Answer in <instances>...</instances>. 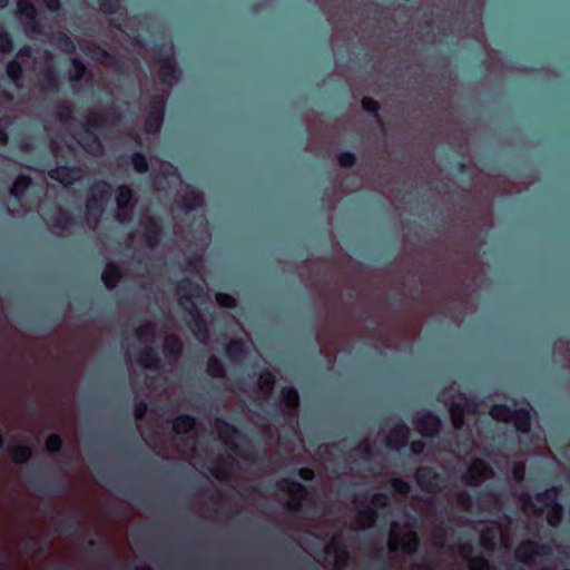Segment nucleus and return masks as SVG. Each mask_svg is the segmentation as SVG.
<instances>
[{"label":"nucleus","mask_w":570,"mask_h":570,"mask_svg":"<svg viewBox=\"0 0 570 570\" xmlns=\"http://www.w3.org/2000/svg\"><path fill=\"white\" fill-rule=\"evenodd\" d=\"M355 503L358 507V512L354 521V525L357 529L370 528L375 520V512L371 508L361 509V503H358V499L356 498Z\"/></svg>","instance_id":"26"},{"label":"nucleus","mask_w":570,"mask_h":570,"mask_svg":"<svg viewBox=\"0 0 570 570\" xmlns=\"http://www.w3.org/2000/svg\"><path fill=\"white\" fill-rule=\"evenodd\" d=\"M30 185V178L28 176H24V175H20L13 186L11 187V195L14 196V197H20L23 191L28 188V186Z\"/></svg>","instance_id":"39"},{"label":"nucleus","mask_w":570,"mask_h":570,"mask_svg":"<svg viewBox=\"0 0 570 570\" xmlns=\"http://www.w3.org/2000/svg\"><path fill=\"white\" fill-rule=\"evenodd\" d=\"M513 478L515 481H522L524 478V465L522 463H515L513 466Z\"/></svg>","instance_id":"55"},{"label":"nucleus","mask_w":570,"mask_h":570,"mask_svg":"<svg viewBox=\"0 0 570 570\" xmlns=\"http://www.w3.org/2000/svg\"><path fill=\"white\" fill-rule=\"evenodd\" d=\"M492 469L488 466L482 460H474L468 468L464 476L465 483L470 485H478L481 482L490 479Z\"/></svg>","instance_id":"14"},{"label":"nucleus","mask_w":570,"mask_h":570,"mask_svg":"<svg viewBox=\"0 0 570 570\" xmlns=\"http://www.w3.org/2000/svg\"><path fill=\"white\" fill-rule=\"evenodd\" d=\"M412 507L415 511L421 513L425 519L433 515L435 508L430 500H413Z\"/></svg>","instance_id":"33"},{"label":"nucleus","mask_w":570,"mask_h":570,"mask_svg":"<svg viewBox=\"0 0 570 570\" xmlns=\"http://www.w3.org/2000/svg\"><path fill=\"white\" fill-rule=\"evenodd\" d=\"M347 557L341 534L333 535L330 543L324 547V566L340 570L346 563Z\"/></svg>","instance_id":"8"},{"label":"nucleus","mask_w":570,"mask_h":570,"mask_svg":"<svg viewBox=\"0 0 570 570\" xmlns=\"http://www.w3.org/2000/svg\"><path fill=\"white\" fill-rule=\"evenodd\" d=\"M183 344L175 335H167L164 341V353L170 360L175 361L181 353Z\"/></svg>","instance_id":"27"},{"label":"nucleus","mask_w":570,"mask_h":570,"mask_svg":"<svg viewBox=\"0 0 570 570\" xmlns=\"http://www.w3.org/2000/svg\"><path fill=\"white\" fill-rule=\"evenodd\" d=\"M282 400L285 406L291 411H295L298 406V394L294 389H284L282 391Z\"/></svg>","instance_id":"35"},{"label":"nucleus","mask_w":570,"mask_h":570,"mask_svg":"<svg viewBox=\"0 0 570 570\" xmlns=\"http://www.w3.org/2000/svg\"><path fill=\"white\" fill-rule=\"evenodd\" d=\"M111 194L112 187L106 181H97L89 188L85 219L90 229L94 230L98 226Z\"/></svg>","instance_id":"6"},{"label":"nucleus","mask_w":570,"mask_h":570,"mask_svg":"<svg viewBox=\"0 0 570 570\" xmlns=\"http://www.w3.org/2000/svg\"><path fill=\"white\" fill-rule=\"evenodd\" d=\"M203 294V287L199 285H194L190 281L184 279L179 283L177 287V295L179 305L188 313L189 315V327L191 328L196 338L206 343L208 340V331L205 322L200 318L199 312L196 308L194 303V298L199 297Z\"/></svg>","instance_id":"3"},{"label":"nucleus","mask_w":570,"mask_h":570,"mask_svg":"<svg viewBox=\"0 0 570 570\" xmlns=\"http://www.w3.org/2000/svg\"><path fill=\"white\" fill-rule=\"evenodd\" d=\"M226 353L232 361L238 362L243 358L245 350L240 341H230L226 347Z\"/></svg>","instance_id":"32"},{"label":"nucleus","mask_w":570,"mask_h":570,"mask_svg":"<svg viewBox=\"0 0 570 570\" xmlns=\"http://www.w3.org/2000/svg\"><path fill=\"white\" fill-rule=\"evenodd\" d=\"M207 373L213 377H222L224 375V366L217 357H209L207 363Z\"/></svg>","instance_id":"40"},{"label":"nucleus","mask_w":570,"mask_h":570,"mask_svg":"<svg viewBox=\"0 0 570 570\" xmlns=\"http://www.w3.org/2000/svg\"><path fill=\"white\" fill-rule=\"evenodd\" d=\"M31 455L28 446H17L11 450V458L17 463L26 462Z\"/></svg>","instance_id":"42"},{"label":"nucleus","mask_w":570,"mask_h":570,"mask_svg":"<svg viewBox=\"0 0 570 570\" xmlns=\"http://www.w3.org/2000/svg\"><path fill=\"white\" fill-rule=\"evenodd\" d=\"M414 423L416 430L421 434L428 436H432L438 433L441 426L439 417L431 413H417Z\"/></svg>","instance_id":"17"},{"label":"nucleus","mask_w":570,"mask_h":570,"mask_svg":"<svg viewBox=\"0 0 570 570\" xmlns=\"http://www.w3.org/2000/svg\"><path fill=\"white\" fill-rule=\"evenodd\" d=\"M425 444L422 441H413L411 443V450L414 454L423 452Z\"/></svg>","instance_id":"58"},{"label":"nucleus","mask_w":570,"mask_h":570,"mask_svg":"<svg viewBox=\"0 0 570 570\" xmlns=\"http://www.w3.org/2000/svg\"><path fill=\"white\" fill-rule=\"evenodd\" d=\"M387 543L391 551L401 549L405 553H412L417 547V535L409 524L401 529L397 522H393Z\"/></svg>","instance_id":"7"},{"label":"nucleus","mask_w":570,"mask_h":570,"mask_svg":"<svg viewBox=\"0 0 570 570\" xmlns=\"http://www.w3.org/2000/svg\"><path fill=\"white\" fill-rule=\"evenodd\" d=\"M498 540L505 548L509 547L508 538L499 525L492 523L480 530V541L484 549L492 550Z\"/></svg>","instance_id":"13"},{"label":"nucleus","mask_w":570,"mask_h":570,"mask_svg":"<svg viewBox=\"0 0 570 570\" xmlns=\"http://www.w3.org/2000/svg\"><path fill=\"white\" fill-rule=\"evenodd\" d=\"M362 107L366 111L376 112L379 109V105L375 100L371 98H364L362 100Z\"/></svg>","instance_id":"54"},{"label":"nucleus","mask_w":570,"mask_h":570,"mask_svg":"<svg viewBox=\"0 0 570 570\" xmlns=\"http://www.w3.org/2000/svg\"><path fill=\"white\" fill-rule=\"evenodd\" d=\"M471 552V544L462 543L459 546V554L463 560L469 561L470 570H491L488 561L484 558H470Z\"/></svg>","instance_id":"22"},{"label":"nucleus","mask_w":570,"mask_h":570,"mask_svg":"<svg viewBox=\"0 0 570 570\" xmlns=\"http://www.w3.org/2000/svg\"><path fill=\"white\" fill-rule=\"evenodd\" d=\"M164 99L156 97L153 101V110L145 122L146 132H157L163 124Z\"/></svg>","instance_id":"18"},{"label":"nucleus","mask_w":570,"mask_h":570,"mask_svg":"<svg viewBox=\"0 0 570 570\" xmlns=\"http://www.w3.org/2000/svg\"><path fill=\"white\" fill-rule=\"evenodd\" d=\"M275 383L273 374L266 372L263 373L258 379V387L264 399L268 397Z\"/></svg>","instance_id":"31"},{"label":"nucleus","mask_w":570,"mask_h":570,"mask_svg":"<svg viewBox=\"0 0 570 570\" xmlns=\"http://www.w3.org/2000/svg\"><path fill=\"white\" fill-rule=\"evenodd\" d=\"M8 140L7 135L0 129V144L4 145Z\"/></svg>","instance_id":"61"},{"label":"nucleus","mask_w":570,"mask_h":570,"mask_svg":"<svg viewBox=\"0 0 570 570\" xmlns=\"http://www.w3.org/2000/svg\"><path fill=\"white\" fill-rule=\"evenodd\" d=\"M415 479L419 487L426 492H434L440 487V478L429 468H420Z\"/></svg>","instance_id":"19"},{"label":"nucleus","mask_w":570,"mask_h":570,"mask_svg":"<svg viewBox=\"0 0 570 570\" xmlns=\"http://www.w3.org/2000/svg\"><path fill=\"white\" fill-rule=\"evenodd\" d=\"M18 12L21 22L24 26L26 33L29 37H36L42 33V27L37 21V10L30 0H17Z\"/></svg>","instance_id":"9"},{"label":"nucleus","mask_w":570,"mask_h":570,"mask_svg":"<svg viewBox=\"0 0 570 570\" xmlns=\"http://www.w3.org/2000/svg\"><path fill=\"white\" fill-rule=\"evenodd\" d=\"M140 434L150 446H153L154 449L158 446L157 442L153 439L151 435H149L146 429H141Z\"/></svg>","instance_id":"57"},{"label":"nucleus","mask_w":570,"mask_h":570,"mask_svg":"<svg viewBox=\"0 0 570 570\" xmlns=\"http://www.w3.org/2000/svg\"><path fill=\"white\" fill-rule=\"evenodd\" d=\"M216 302L222 307H235L236 306V299L233 296H230L229 294L217 293Z\"/></svg>","instance_id":"45"},{"label":"nucleus","mask_w":570,"mask_h":570,"mask_svg":"<svg viewBox=\"0 0 570 570\" xmlns=\"http://www.w3.org/2000/svg\"><path fill=\"white\" fill-rule=\"evenodd\" d=\"M353 456H360V459L367 461L371 456L370 442L365 440L360 443L358 446L353 450Z\"/></svg>","instance_id":"44"},{"label":"nucleus","mask_w":570,"mask_h":570,"mask_svg":"<svg viewBox=\"0 0 570 570\" xmlns=\"http://www.w3.org/2000/svg\"><path fill=\"white\" fill-rule=\"evenodd\" d=\"M372 505L376 508L386 507L389 503V497L383 493L374 494L371 500Z\"/></svg>","instance_id":"52"},{"label":"nucleus","mask_w":570,"mask_h":570,"mask_svg":"<svg viewBox=\"0 0 570 570\" xmlns=\"http://www.w3.org/2000/svg\"><path fill=\"white\" fill-rule=\"evenodd\" d=\"M195 420L188 415L178 416L173 422V431L175 432V444L178 453L187 459L196 469L206 468L208 472L217 480H227L236 470L234 456L248 459L247 450L249 444L243 435L228 423L216 420L215 429L227 451L233 453L228 459L218 458L209 460L207 463H202L198 460V452L196 449V439L194 433Z\"/></svg>","instance_id":"1"},{"label":"nucleus","mask_w":570,"mask_h":570,"mask_svg":"<svg viewBox=\"0 0 570 570\" xmlns=\"http://www.w3.org/2000/svg\"><path fill=\"white\" fill-rule=\"evenodd\" d=\"M456 504L461 509H468L471 505V499L464 491H460L456 493Z\"/></svg>","instance_id":"51"},{"label":"nucleus","mask_w":570,"mask_h":570,"mask_svg":"<svg viewBox=\"0 0 570 570\" xmlns=\"http://www.w3.org/2000/svg\"><path fill=\"white\" fill-rule=\"evenodd\" d=\"M48 9L55 11L59 8V0H42Z\"/></svg>","instance_id":"59"},{"label":"nucleus","mask_w":570,"mask_h":570,"mask_svg":"<svg viewBox=\"0 0 570 570\" xmlns=\"http://www.w3.org/2000/svg\"><path fill=\"white\" fill-rule=\"evenodd\" d=\"M523 512L528 515L547 514V521L550 525L559 524L562 517V508L557 503V489L552 488L538 494L534 499L528 494L520 498Z\"/></svg>","instance_id":"4"},{"label":"nucleus","mask_w":570,"mask_h":570,"mask_svg":"<svg viewBox=\"0 0 570 570\" xmlns=\"http://www.w3.org/2000/svg\"><path fill=\"white\" fill-rule=\"evenodd\" d=\"M89 73L82 62H80L77 58L71 60V68L69 69V80L72 83V87L76 91L80 89L78 82L81 80L88 81Z\"/></svg>","instance_id":"24"},{"label":"nucleus","mask_w":570,"mask_h":570,"mask_svg":"<svg viewBox=\"0 0 570 570\" xmlns=\"http://www.w3.org/2000/svg\"><path fill=\"white\" fill-rule=\"evenodd\" d=\"M73 225L70 215L61 209H58L52 218L50 228L56 235H63Z\"/></svg>","instance_id":"23"},{"label":"nucleus","mask_w":570,"mask_h":570,"mask_svg":"<svg viewBox=\"0 0 570 570\" xmlns=\"http://www.w3.org/2000/svg\"><path fill=\"white\" fill-rule=\"evenodd\" d=\"M100 10L106 13H112L117 11L120 6V0H100Z\"/></svg>","instance_id":"46"},{"label":"nucleus","mask_w":570,"mask_h":570,"mask_svg":"<svg viewBox=\"0 0 570 570\" xmlns=\"http://www.w3.org/2000/svg\"><path fill=\"white\" fill-rule=\"evenodd\" d=\"M159 76L163 82L170 85L176 80V69L171 60H165L159 68Z\"/></svg>","instance_id":"30"},{"label":"nucleus","mask_w":570,"mask_h":570,"mask_svg":"<svg viewBox=\"0 0 570 570\" xmlns=\"http://www.w3.org/2000/svg\"><path fill=\"white\" fill-rule=\"evenodd\" d=\"M511 421H513L514 426L518 431L523 433L529 432L531 425V417L528 411H514Z\"/></svg>","instance_id":"28"},{"label":"nucleus","mask_w":570,"mask_h":570,"mask_svg":"<svg viewBox=\"0 0 570 570\" xmlns=\"http://www.w3.org/2000/svg\"><path fill=\"white\" fill-rule=\"evenodd\" d=\"M118 119V116L91 112L87 118L86 126L76 134V140L88 154L100 156L104 153V146L96 132L102 131L107 126L116 125Z\"/></svg>","instance_id":"5"},{"label":"nucleus","mask_w":570,"mask_h":570,"mask_svg":"<svg viewBox=\"0 0 570 570\" xmlns=\"http://www.w3.org/2000/svg\"><path fill=\"white\" fill-rule=\"evenodd\" d=\"M116 204V219L121 224L130 222L135 204L132 202V190L128 186H120L117 189Z\"/></svg>","instance_id":"10"},{"label":"nucleus","mask_w":570,"mask_h":570,"mask_svg":"<svg viewBox=\"0 0 570 570\" xmlns=\"http://www.w3.org/2000/svg\"><path fill=\"white\" fill-rule=\"evenodd\" d=\"M147 411V405L144 402H139L135 405V416L136 419H141Z\"/></svg>","instance_id":"56"},{"label":"nucleus","mask_w":570,"mask_h":570,"mask_svg":"<svg viewBox=\"0 0 570 570\" xmlns=\"http://www.w3.org/2000/svg\"><path fill=\"white\" fill-rule=\"evenodd\" d=\"M409 428L404 424H395L386 436V445L392 449H400L406 444Z\"/></svg>","instance_id":"20"},{"label":"nucleus","mask_w":570,"mask_h":570,"mask_svg":"<svg viewBox=\"0 0 570 570\" xmlns=\"http://www.w3.org/2000/svg\"><path fill=\"white\" fill-rule=\"evenodd\" d=\"M81 49L88 51L89 53H92L95 59H102L104 62L107 65L111 63L112 58L105 50H100V49L91 50L88 45H81Z\"/></svg>","instance_id":"43"},{"label":"nucleus","mask_w":570,"mask_h":570,"mask_svg":"<svg viewBox=\"0 0 570 570\" xmlns=\"http://www.w3.org/2000/svg\"><path fill=\"white\" fill-rule=\"evenodd\" d=\"M49 176L63 186L72 185L83 178L85 171L80 167H58L49 171Z\"/></svg>","instance_id":"16"},{"label":"nucleus","mask_w":570,"mask_h":570,"mask_svg":"<svg viewBox=\"0 0 570 570\" xmlns=\"http://www.w3.org/2000/svg\"><path fill=\"white\" fill-rule=\"evenodd\" d=\"M30 58V52L28 49H22L17 55V59L12 60L7 66V73L8 76L16 82L17 86L18 81L20 79V75L22 71V66L27 65V60Z\"/></svg>","instance_id":"21"},{"label":"nucleus","mask_w":570,"mask_h":570,"mask_svg":"<svg viewBox=\"0 0 570 570\" xmlns=\"http://www.w3.org/2000/svg\"><path fill=\"white\" fill-rule=\"evenodd\" d=\"M392 487L400 494H406L410 490V485L407 484V482L400 479H393Z\"/></svg>","instance_id":"50"},{"label":"nucleus","mask_w":570,"mask_h":570,"mask_svg":"<svg viewBox=\"0 0 570 570\" xmlns=\"http://www.w3.org/2000/svg\"><path fill=\"white\" fill-rule=\"evenodd\" d=\"M513 412L505 405H494L491 411L490 415L497 420L502 422H509L512 420Z\"/></svg>","instance_id":"36"},{"label":"nucleus","mask_w":570,"mask_h":570,"mask_svg":"<svg viewBox=\"0 0 570 570\" xmlns=\"http://www.w3.org/2000/svg\"><path fill=\"white\" fill-rule=\"evenodd\" d=\"M12 48L11 40L6 32L0 31V51L7 52Z\"/></svg>","instance_id":"53"},{"label":"nucleus","mask_w":570,"mask_h":570,"mask_svg":"<svg viewBox=\"0 0 570 570\" xmlns=\"http://www.w3.org/2000/svg\"><path fill=\"white\" fill-rule=\"evenodd\" d=\"M278 488L287 497L286 505L291 510H297L302 501L305 500V489L297 482L283 480Z\"/></svg>","instance_id":"11"},{"label":"nucleus","mask_w":570,"mask_h":570,"mask_svg":"<svg viewBox=\"0 0 570 570\" xmlns=\"http://www.w3.org/2000/svg\"><path fill=\"white\" fill-rule=\"evenodd\" d=\"M203 196L197 191H189L184 196L183 205L187 210L202 206Z\"/></svg>","instance_id":"38"},{"label":"nucleus","mask_w":570,"mask_h":570,"mask_svg":"<svg viewBox=\"0 0 570 570\" xmlns=\"http://www.w3.org/2000/svg\"><path fill=\"white\" fill-rule=\"evenodd\" d=\"M299 475L304 479V480H311L313 479V471L311 469H301L299 470Z\"/></svg>","instance_id":"60"},{"label":"nucleus","mask_w":570,"mask_h":570,"mask_svg":"<svg viewBox=\"0 0 570 570\" xmlns=\"http://www.w3.org/2000/svg\"><path fill=\"white\" fill-rule=\"evenodd\" d=\"M355 163V156L351 153H343L338 156V164L342 166V167H351L353 166Z\"/></svg>","instance_id":"49"},{"label":"nucleus","mask_w":570,"mask_h":570,"mask_svg":"<svg viewBox=\"0 0 570 570\" xmlns=\"http://www.w3.org/2000/svg\"><path fill=\"white\" fill-rule=\"evenodd\" d=\"M476 410V404L466 397H459L450 406V414L452 424L455 429H461L464 424L465 415L473 414Z\"/></svg>","instance_id":"12"},{"label":"nucleus","mask_w":570,"mask_h":570,"mask_svg":"<svg viewBox=\"0 0 570 570\" xmlns=\"http://www.w3.org/2000/svg\"><path fill=\"white\" fill-rule=\"evenodd\" d=\"M53 43L65 52H73L75 45L71 39L65 33H58L52 37Z\"/></svg>","instance_id":"37"},{"label":"nucleus","mask_w":570,"mask_h":570,"mask_svg":"<svg viewBox=\"0 0 570 570\" xmlns=\"http://www.w3.org/2000/svg\"><path fill=\"white\" fill-rule=\"evenodd\" d=\"M58 78L56 71L51 67H47L41 79V88L43 90L57 89Z\"/></svg>","instance_id":"34"},{"label":"nucleus","mask_w":570,"mask_h":570,"mask_svg":"<svg viewBox=\"0 0 570 570\" xmlns=\"http://www.w3.org/2000/svg\"><path fill=\"white\" fill-rule=\"evenodd\" d=\"M8 4V0H0V8H4Z\"/></svg>","instance_id":"64"},{"label":"nucleus","mask_w":570,"mask_h":570,"mask_svg":"<svg viewBox=\"0 0 570 570\" xmlns=\"http://www.w3.org/2000/svg\"><path fill=\"white\" fill-rule=\"evenodd\" d=\"M411 570H433L430 566H415Z\"/></svg>","instance_id":"62"},{"label":"nucleus","mask_w":570,"mask_h":570,"mask_svg":"<svg viewBox=\"0 0 570 570\" xmlns=\"http://www.w3.org/2000/svg\"><path fill=\"white\" fill-rule=\"evenodd\" d=\"M131 163L134 166V169L137 173H146L149 169V164L146 159V157L140 153H135L131 157Z\"/></svg>","instance_id":"41"},{"label":"nucleus","mask_w":570,"mask_h":570,"mask_svg":"<svg viewBox=\"0 0 570 570\" xmlns=\"http://www.w3.org/2000/svg\"><path fill=\"white\" fill-rule=\"evenodd\" d=\"M155 333V324L148 322L136 328L131 337L126 340L127 355L130 362H136L144 368L157 366L159 358L153 351Z\"/></svg>","instance_id":"2"},{"label":"nucleus","mask_w":570,"mask_h":570,"mask_svg":"<svg viewBox=\"0 0 570 570\" xmlns=\"http://www.w3.org/2000/svg\"><path fill=\"white\" fill-rule=\"evenodd\" d=\"M120 273L117 266L108 264L102 273V282L108 288H114L119 279Z\"/></svg>","instance_id":"29"},{"label":"nucleus","mask_w":570,"mask_h":570,"mask_svg":"<svg viewBox=\"0 0 570 570\" xmlns=\"http://www.w3.org/2000/svg\"><path fill=\"white\" fill-rule=\"evenodd\" d=\"M144 228V237L148 247H154L158 243L160 233L159 225L151 218H146L141 222Z\"/></svg>","instance_id":"25"},{"label":"nucleus","mask_w":570,"mask_h":570,"mask_svg":"<svg viewBox=\"0 0 570 570\" xmlns=\"http://www.w3.org/2000/svg\"><path fill=\"white\" fill-rule=\"evenodd\" d=\"M71 116V108L67 104L58 106L57 117L60 121H67Z\"/></svg>","instance_id":"48"},{"label":"nucleus","mask_w":570,"mask_h":570,"mask_svg":"<svg viewBox=\"0 0 570 570\" xmlns=\"http://www.w3.org/2000/svg\"><path fill=\"white\" fill-rule=\"evenodd\" d=\"M61 440L58 435L51 434L46 441V448L49 452H55L60 449Z\"/></svg>","instance_id":"47"},{"label":"nucleus","mask_w":570,"mask_h":570,"mask_svg":"<svg viewBox=\"0 0 570 570\" xmlns=\"http://www.w3.org/2000/svg\"><path fill=\"white\" fill-rule=\"evenodd\" d=\"M434 543L440 546L443 544V540L441 539V535L439 533L434 534Z\"/></svg>","instance_id":"63"},{"label":"nucleus","mask_w":570,"mask_h":570,"mask_svg":"<svg viewBox=\"0 0 570 570\" xmlns=\"http://www.w3.org/2000/svg\"><path fill=\"white\" fill-rule=\"evenodd\" d=\"M550 548L546 546H538L533 541H525L515 550V557L522 562H534L537 557L548 554Z\"/></svg>","instance_id":"15"}]
</instances>
